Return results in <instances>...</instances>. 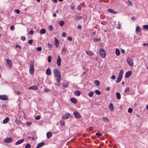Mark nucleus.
I'll return each instance as SVG.
<instances>
[{
  "label": "nucleus",
  "instance_id": "1",
  "mask_svg": "<svg viewBox=\"0 0 148 148\" xmlns=\"http://www.w3.org/2000/svg\"><path fill=\"white\" fill-rule=\"evenodd\" d=\"M53 73L55 74L57 82L58 83H59L61 80L60 72L57 69L55 68L53 69Z\"/></svg>",
  "mask_w": 148,
  "mask_h": 148
},
{
  "label": "nucleus",
  "instance_id": "46",
  "mask_svg": "<svg viewBox=\"0 0 148 148\" xmlns=\"http://www.w3.org/2000/svg\"><path fill=\"white\" fill-rule=\"evenodd\" d=\"M127 4L129 5H132V3H131V1L129 0L128 1V2H127Z\"/></svg>",
  "mask_w": 148,
  "mask_h": 148
},
{
  "label": "nucleus",
  "instance_id": "45",
  "mask_svg": "<svg viewBox=\"0 0 148 148\" xmlns=\"http://www.w3.org/2000/svg\"><path fill=\"white\" fill-rule=\"evenodd\" d=\"M66 47H64L62 49L61 52H64L66 51Z\"/></svg>",
  "mask_w": 148,
  "mask_h": 148
},
{
  "label": "nucleus",
  "instance_id": "58",
  "mask_svg": "<svg viewBox=\"0 0 148 148\" xmlns=\"http://www.w3.org/2000/svg\"><path fill=\"white\" fill-rule=\"evenodd\" d=\"M34 33V31L32 30H30L29 32V34L30 35H32Z\"/></svg>",
  "mask_w": 148,
  "mask_h": 148
},
{
  "label": "nucleus",
  "instance_id": "41",
  "mask_svg": "<svg viewBox=\"0 0 148 148\" xmlns=\"http://www.w3.org/2000/svg\"><path fill=\"white\" fill-rule=\"evenodd\" d=\"M49 30L50 31H52L53 30V27L51 25H50L49 27Z\"/></svg>",
  "mask_w": 148,
  "mask_h": 148
},
{
  "label": "nucleus",
  "instance_id": "27",
  "mask_svg": "<svg viewBox=\"0 0 148 148\" xmlns=\"http://www.w3.org/2000/svg\"><path fill=\"white\" fill-rule=\"evenodd\" d=\"M115 53L117 56H119L120 54V52L119 49L117 48L116 49Z\"/></svg>",
  "mask_w": 148,
  "mask_h": 148
},
{
  "label": "nucleus",
  "instance_id": "16",
  "mask_svg": "<svg viewBox=\"0 0 148 148\" xmlns=\"http://www.w3.org/2000/svg\"><path fill=\"white\" fill-rule=\"evenodd\" d=\"M46 74L48 75H51V71L49 68L47 69L46 71Z\"/></svg>",
  "mask_w": 148,
  "mask_h": 148
},
{
  "label": "nucleus",
  "instance_id": "36",
  "mask_svg": "<svg viewBox=\"0 0 148 148\" xmlns=\"http://www.w3.org/2000/svg\"><path fill=\"white\" fill-rule=\"evenodd\" d=\"M143 28L145 29H148V25H145L143 26Z\"/></svg>",
  "mask_w": 148,
  "mask_h": 148
},
{
  "label": "nucleus",
  "instance_id": "53",
  "mask_svg": "<svg viewBox=\"0 0 148 148\" xmlns=\"http://www.w3.org/2000/svg\"><path fill=\"white\" fill-rule=\"evenodd\" d=\"M62 36L63 37H65L66 36V33L64 32H63L62 34Z\"/></svg>",
  "mask_w": 148,
  "mask_h": 148
},
{
  "label": "nucleus",
  "instance_id": "50",
  "mask_svg": "<svg viewBox=\"0 0 148 148\" xmlns=\"http://www.w3.org/2000/svg\"><path fill=\"white\" fill-rule=\"evenodd\" d=\"M21 40L23 41H25V40L26 38H25L23 36H21Z\"/></svg>",
  "mask_w": 148,
  "mask_h": 148
},
{
  "label": "nucleus",
  "instance_id": "34",
  "mask_svg": "<svg viewBox=\"0 0 148 148\" xmlns=\"http://www.w3.org/2000/svg\"><path fill=\"white\" fill-rule=\"evenodd\" d=\"M52 58L51 56H49L47 58V60L49 62H50L51 61Z\"/></svg>",
  "mask_w": 148,
  "mask_h": 148
},
{
  "label": "nucleus",
  "instance_id": "21",
  "mask_svg": "<svg viewBox=\"0 0 148 148\" xmlns=\"http://www.w3.org/2000/svg\"><path fill=\"white\" fill-rule=\"evenodd\" d=\"M9 119L8 117H6L4 119L3 121V124H6L9 121Z\"/></svg>",
  "mask_w": 148,
  "mask_h": 148
},
{
  "label": "nucleus",
  "instance_id": "8",
  "mask_svg": "<svg viewBox=\"0 0 148 148\" xmlns=\"http://www.w3.org/2000/svg\"><path fill=\"white\" fill-rule=\"evenodd\" d=\"M6 61L9 67L10 68L12 66V61L9 59H8L6 60Z\"/></svg>",
  "mask_w": 148,
  "mask_h": 148
},
{
  "label": "nucleus",
  "instance_id": "56",
  "mask_svg": "<svg viewBox=\"0 0 148 148\" xmlns=\"http://www.w3.org/2000/svg\"><path fill=\"white\" fill-rule=\"evenodd\" d=\"M15 12L17 14H19L20 13V11L18 9H17L15 10Z\"/></svg>",
  "mask_w": 148,
  "mask_h": 148
},
{
  "label": "nucleus",
  "instance_id": "24",
  "mask_svg": "<svg viewBox=\"0 0 148 148\" xmlns=\"http://www.w3.org/2000/svg\"><path fill=\"white\" fill-rule=\"evenodd\" d=\"M108 12L113 14H115L117 13L116 12L114 11L113 10L110 9H109L108 10Z\"/></svg>",
  "mask_w": 148,
  "mask_h": 148
},
{
  "label": "nucleus",
  "instance_id": "29",
  "mask_svg": "<svg viewBox=\"0 0 148 148\" xmlns=\"http://www.w3.org/2000/svg\"><path fill=\"white\" fill-rule=\"evenodd\" d=\"M122 77L119 76L118 77V78H117L116 80V83H118L119 82L121 81V80L122 78Z\"/></svg>",
  "mask_w": 148,
  "mask_h": 148
},
{
  "label": "nucleus",
  "instance_id": "61",
  "mask_svg": "<svg viewBox=\"0 0 148 148\" xmlns=\"http://www.w3.org/2000/svg\"><path fill=\"white\" fill-rule=\"evenodd\" d=\"M77 9L79 10H81V7L79 5H78L77 7Z\"/></svg>",
  "mask_w": 148,
  "mask_h": 148
},
{
  "label": "nucleus",
  "instance_id": "15",
  "mask_svg": "<svg viewBox=\"0 0 148 148\" xmlns=\"http://www.w3.org/2000/svg\"><path fill=\"white\" fill-rule=\"evenodd\" d=\"M24 141V139H21L20 140H18L15 143L16 145H17L19 144H21L22 143L23 141Z\"/></svg>",
  "mask_w": 148,
  "mask_h": 148
},
{
  "label": "nucleus",
  "instance_id": "10",
  "mask_svg": "<svg viewBox=\"0 0 148 148\" xmlns=\"http://www.w3.org/2000/svg\"><path fill=\"white\" fill-rule=\"evenodd\" d=\"M70 115V114L67 113L65 114L64 116H62V118L64 119H68Z\"/></svg>",
  "mask_w": 148,
  "mask_h": 148
},
{
  "label": "nucleus",
  "instance_id": "28",
  "mask_svg": "<svg viewBox=\"0 0 148 148\" xmlns=\"http://www.w3.org/2000/svg\"><path fill=\"white\" fill-rule=\"evenodd\" d=\"M86 53L89 56H91L93 55V53L90 51H86Z\"/></svg>",
  "mask_w": 148,
  "mask_h": 148
},
{
  "label": "nucleus",
  "instance_id": "40",
  "mask_svg": "<svg viewBox=\"0 0 148 148\" xmlns=\"http://www.w3.org/2000/svg\"><path fill=\"white\" fill-rule=\"evenodd\" d=\"M36 49L37 51H42V48L41 47H38Z\"/></svg>",
  "mask_w": 148,
  "mask_h": 148
},
{
  "label": "nucleus",
  "instance_id": "7",
  "mask_svg": "<svg viewBox=\"0 0 148 148\" xmlns=\"http://www.w3.org/2000/svg\"><path fill=\"white\" fill-rule=\"evenodd\" d=\"M13 139L11 137H8L5 138L4 140V141L7 143H10L13 141Z\"/></svg>",
  "mask_w": 148,
  "mask_h": 148
},
{
  "label": "nucleus",
  "instance_id": "3",
  "mask_svg": "<svg viewBox=\"0 0 148 148\" xmlns=\"http://www.w3.org/2000/svg\"><path fill=\"white\" fill-rule=\"evenodd\" d=\"M34 63L33 61H31L30 63V68L29 69V71L30 73H33L34 71Z\"/></svg>",
  "mask_w": 148,
  "mask_h": 148
},
{
  "label": "nucleus",
  "instance_id": "59",
  "mask_svg": "<svg viewBox=\"0 0 148 148\" xmlns=\"http://www.w3.org/2000/svg\"><path fill=\"white\" fill-rule=\"evenodd\" d=\"M15 47L16 48H19L20 49H21V46L18 45H15Z\"/></svg>",
  "mask_w": 148,
  "mask_h": 148
},
{
  "label": "nucleus",
  "instance_id": "43",
  "mask_svg": "<svg viewBox=\"0 0 148 148\" xmlns=\"http://www.w3.org/2000/svg\"><path fill=\"white\" fill-rule=\"evenodd\" d=\"M71 8L72 9H73L75 8V5L73 4H72L70 5Z\"/></svg>",
  "mask_w": 148,
  "mask_h": 148
},
{
  "label": "nucleus",
  "instance_id": "47",
  "mask_svg": "<svg viewBox=\"0 0 148 148\" xmlns=\"http://www.w3.org/2000/svg\"><path fill=\"white\" fill-rule=\"evenodd\" d=\"M32 124V123L30 122H28V121H27L26 122V125L28 126L30 125H31Z\"/></svg>",
  "mask_w": 148,
  "mask_h": 148
},
{
  "label": "nucleus",
  "instance_id": "4",
  "mask_svg": "<svg viewBox=\"0 0 148 148\" xmlns=\"http://www.w3.org/2000/svg\"><path fill=\"white\" fill-rule=\"evenodd\" d=\"M127 61L128 64L130 66H132L133 65V62L132 59L129 58H127Z\"/></svg>",
  "mask_w": 148,
  "mask_h": 148
},
{
  "label": "nucleus",
  "instance_id": "60",
  "mask_svg": "<svg viewBox=\"0 0 148 148\" xmlns=\"http://www.w3.org/2000/svg\"><path fill=\"white\" fill-rule=\"evenodd\" d=\"M67 39L68 40H69L70 41H71L72 40V37H69L68 38H67Z\"/></svg>",
  "mask_w": 148,
  "mask_h": 148
},
{
  "label": "nucleus",
  "instance_id": "52",
  "mask_svg": "<svg viewBox=\"0 0 148 148\" xmlns=\"http://www.w3.org/2000/svg\"><path fill=\"white\" fill-rule=\"evenodd\" d=\"M60 123L61 125H65V123L63 121H60Z\"/></svg>",
  "mask_w": 148,
  "mask_h": 148
},
{
  "label": "nucleus",
  "instance_id": "31",
  "mask_svg": "<svg viewBox=\"0 0 148 148\" xmlns=\"http://www.w3.org/2000/svg\"><path fill=\"white\" fill-rule=\"evenodd\" d=\"M64 23V21H60L59 23L61 27H62Z\"/></svg>",
  "mask_w": 148,
  "mask_h": 148
},
{
  "label": "nucleus",
  "instance_id": "63",
  "mask_svg": "<svg viewBox=\"0 0 148 148\" xmlns=\"http://www.w3.org/2000/svg\"><path fill=\"white\" fill-rule=\"evenodd\" d=\"M78 29H81L82 28V26L81 25H79L77 27Z\"/></svg>",
  "mask_w": 148,
  "mask_h": 148
},
{
  "label": "nucleus",
  "instance_id": "30",
  "mask_svg": "<svg viewBox=\"0 0 148 148\" xmlns=\"http://www.w3.org/2000/svg\"><path fill=\"white\" fill-rule=\"evenodd\" d=\"M103 121L105 122H108L109 121L108 119L106 117H103L102 118Z\"/></svg>",
  "mask_w": 148,
  "mask_h": 148
},
{
  "label": "nucleus",
  "instance_id": "35",
  "mask_svg": "<svg viewBox=\"0 0 148 148\" xmlns=\"http://www.w3.org/2000/svg\"><path fill=\"white\" fill-rule=\"evenodd\" d=\"M94 92L92 91H91L89 92L88 93V95L90 97H92L93 95Z\"/></svg>",
  "mask_w": 148,
  "mask_h": 148
},
{
  "label": "nucleus",
  "instance_id": "18",
  "mask_svg": "<svg viewBox=\"0 0 148 148\" xmlns=\"http://www.w3.org/2000/svg\"><path fill=\"white\" fill-rule=\"evenodd\" d=\"M136 31L137 34L140 33L141 30L139 26H137L136 27Z\"/></svg>",
  "mask_w": 148,
  "mask_h": 148
},
{
  "label": "nucleus",
  "instance_id": "55",
  "mask_svg": "<svg viewBox=\"0 0 148 148\" xmlns=\"http://www.w3.org/2000/svg\"><path fill=\"white\" fill-rule=\"evenodd\" d=\"M111 79L113 80H115L116 79L115 76L114 75H112L111 78Z\"/></svg>",
  "mask_w": 148,
  "mask_h": 148
},
{
  "label": "nucleus",
  "instance_id": "2",
  "mask_svg": "<svg viewBox=\"0 0 148 148\" xmlns=\"http://www.w3.org/2000/svg\"><path fill=\"white\" fill-rule=\"evenodd\" d=\"M99 54L100 56L104 58L106 56V53L105 50L103 48H100L99 51Z\"/></svg>",
  "mask_w": 148,
  "mask_h": 148
},
{
  "label": "nucleus",
  "instance_id": "51",
  "mask_svg": "<svg viewBox=\"0 0 148 148\" xmlns=\"http://www.w3.org/2000/svg\"><path fill=\"white\" fill-rule=\"evenodd\" d=\"M93 41L95 42H97L100 40V39H98L97 38H95L93 40Z\"/></svg>",
  "mask_w": 148,
  "mask_h": 148
},
{
  "label": "nucleus",
  "instance_id": "17",
  "mask_svg": "<svg viewBox=\"0 0 148 148\" xmlns=\"http://www.w3.org/2000/svg\"><path fill=\"white\" fill-rule=\"evenodd\" d=\"M29 89L31 90H36L38 89V87L36 86H33L29 87Z\"/></svg>",
  "mask_w": 148,
  "mask_h": 148
},
{
  "label": "nucleus",
  "instance_id": "48",
  "mask_svg": "<svg viewBox=\"0 0 148 148\" xmlns=\"http://www.w3.org/2000/svg\"><path fill=\"white\" fill-rule=\"evenodd\" d=\"M47 45L49 46V49H51L52 48V45L49 43H48Z\"/></svg>",
  "mask_w": 148,
  "mask_h": 148
},
{
  "label": "nucleus",
  "instance_id": "26",
  "mask_svg": "<svg viewBox=\"0 0 148 148\" xmlns=\"http://www.w3.org/2000/svg\"><path fill=\"white\" fill-rule=\"evenodd\" d=\"M123 74V71L122 69H121L119 73L118 76L122 77Z\"/></svg>",
  "mask_w": 148,
  "mask_h": 148
},
{
  "label": "nucleus",
  "instance_id": "6",
  "mask_svg": "<svg viewBox=\"0 0 148 148\" xmlns=\"http://www.w3.org/2000/svg\"><path fill=\"white\" fill-rule=\"evenodd\" d=\"M73 114L76 118L80 119L81 117V115L77 111L74 112H73Z\"/></svg>",
  "mask_w": 148,
  "mask_h": 148
},
{
  "label": "nucleus",
  "instance_id": "13",
  "mask_svg": "<svg viewBox=\"0 0 148 148\" xmlns=\"http://www.w3.org/2000/svg\"><path fill=\"white\" fill-rule=\"evenodd\" d=\"M71 101L74 104H76L77 103V99L74 98H72L70 99Z\"/></svg>",
  "mask_w": 148,
  "mask_h": 148
},
{
  "label": "nucleus",
  "instance_id": "38",
  "mask_svg": "<svg viewBox=\"0 0 148 148\" xmlns=\"http://www.w3.org/2000/svg\"><path fill=\"white\" fill-rule=\"evenodd\" d=\"M95 134L98 137H100L102 135V134L99 132L96 133Z\"/></svg>",
  "mask_w": 148,
  "mask_h": 148
},
{
  "label": "nucleus",
  "instance_id": "42",
  "mask_svg": "<svg viewBox=\"0 0 148 148\" xmlns=\"http://www.w3.org/2000/svg\"><path fill=\"white\" fill-rule=\"evenodd\" d=\"M128 112L129 113H130L132 112V109L131 108H129L127 110Z\"/></svg>",
  "mask_w": 148,
  "mask_h": 148
},
{
  "label": "nucleus",
  "instance_id": "11",
  "mask_svg": "<svg viewBox=\"0 0 148 148\" xmlns=\"http://www.w3.org/2000/svg\"><path fill=\"white\" fill-rule=\"evenodd\" d=\"M132 74V72L131 71H129L125 73V77L126 78L128 77Z\"/></svg>",
  "mask_w": 148,
  "mask_h": 148
},
{
  "label": "nucleus",
  "instance_id": "37",
  "mask_svg": "<svg viewBox=\"0 0 148 148\" xmlns=\"http://www.w3.org/2000/svg\"><path fill=\"white\" fill-rule=\"evenodd\" d=\"M130 90V89L129 88H125L124 90L125 92V93H127L128 92H129Z\"/></svg>",
  "mask_w": 148,
  "mask_h": 148
},
{
  "label": "nucleus",
  "instance_id": "49",
  "mask_svg": "<svg viewBox=\"0 0 148 148\" xmlns=\"http://www.w3.org/2000/svg\"><path fill=\"white\" fill-rule=\"evenodd\" d=\"M33 42V40L32 39L28 41V42L29 44H32Z\"/></svg>",
  "mask_w": 148,
  "mask_h": 148
},
{
  "label": "nucleus",
  "instance_id": "39",
  "mask_svg": "<svg viewBox=\"0 0 148 148\" xmlns=\"http://www.w3.org/2000/svg\"><path fill=\"white\" fill-rule=\"evenodd\" d=\"M31 146V145L30 144H27L25 145V148H30Z\"/></svg>",
  "mask_w": 148,
  "mask_h": 148
},
{
  "label": "nucleus",
  "instance_id": "25",
  "mask_svg": "<svg viewBox=\"0 0 148 148\" xmlns=\"http://www.w3.org/2000/svg\"><path fill=\"white\" fill-rule=\"evenodd\" d=\"M116 98L118 99H121V95L120 94L119 92H117L116 93Z\"/></svg>",
  "mask_w": 148,
  "mask_h": 148
},
{
  "label": "nucleus",
  "instance_id": "44",
  "mask_svg": "<svg viewBox=\"0 0 148 148\" xmlns=\"http://www.w3.org/2000/svg\"><path fill=\"white\" fill-rule=\"evenodd\" d=\"M40 118V115H38L36 116L35 119L36 120H38Z\"/></svg>",
  "mask_w": 148,
  "mask_h": 148
},
{
  "label": "nucleus",
  "instance_id": "33",
  "mask_svg": "<svg viewBox=\"0 0 148 148\" xmlns=\"http://www.w3.org/2000/svg\"><path fill=\"white\" fill-rule=\"evenodd\" d=\"M95 93L98 95H100L101 94L100 91L98 90H95Z\"/></svg>",
  "mask_w": 148,
  "mask_h": 148
},
{
  "label": "nucleus",
  "instance_id": "5",
  "mask_svg": "<svg viewBox=\"0 0 148 148\" xmlns=\"http://www.w3.org/2000/svg\"><path fill=\"white\" fill-rule=\"evenodd\" d=\"M0 99L2 100L6 101L8 100V97L5 95H0Z\"/></svg>",
  "mask_w": 148,
  "mask_h": 148
},
{
  "label": "nucleus",
  "instance_id": "19",
  "mask_svg": "<svg viewBox=\"0 0 148 148\" xmlns=\"http://www.w3.org/2000/svg\"><path fill=\"white\" fill-rule=\"evenodd\" d=\"M109 108L110 111H112L114 110V108L112 103H110L109 106Z\"/></svg>",
  "mask_w": 148,
  "mask_h": 148
},
{
  "label": "nucleus",
  "instance_id": "64",
  "mask_svg": "<svg viewBox=\"0 0 148 148\" xmlns=\"http://www.w3.org/2000/svg\"><path fill=\"white\" fill-rule=\"evenodd\" d=\"M15 92L16 93H17V94L18 95V94H21V92L20 91H15Z\"/></svg>",
  "mask_w": 148,
  "mask_h": 148
},
{
  "label": "nucleus",
  "instance_id": "54",
  "mask_svg": "<svg viewBox=\"0 0 148 148\" xmlns=\"http://www.w3.org/2000/svg\"><path fill=\"white\" fill-rule=\"evenodd\" d=\"M14 27H15L14 25H12L10 27V28L11 30H13L14 29Z\"/></svg>",
  "mask_w": 148,
  "mask_h": 148
},
{
  "label": "nucleus",
  "instance_id": "20",
  "mask_svg": "<svg viewBox=\"0 0 148 148\" xmlns=\"http://www.w3.org/2000/svg\"><path fill=\"white\" fill-rule=\"evenodd\" d=\"M74 94L75 95L78 96L80 95L81 92L77 90L74 92Z\"/></svg>",
  "mask_w": 148,
  "mask_h": 148
},
{
  "label": "nucleus",
  "instance_id": "62",
  "mask_svg": "<svg viewBox=\"0 0 148 148\" xmlns=\"http://www.w3.org/2000/svg\"><path fill=\"white\" fill-rule=\"evenodd\" d=\"M15 123L17 124H18L20 123L19 121L18 120H15Z\"/></svg>",
  "mask_w": 148,
  "mask_h": 148
},
{
  "label": "nucleus",
  "instance_id": "12",
  "mask_svg": "<svg viewBox=\"0 0 148 148\" xmlns=\"http://www.w3.org/2000/svg\"><path fill=\"white\" fill-rule=\"evenodd\" d=\"M54 39L56 46L57 47H58L59 45V40L58 39H56L55 37H54Z\"/></svg>",
  "mask_w": 148,
  "mask_h": 148
},
{
  "label": "nucleus",
  "instance_id": "9",
  "mask_svg": "<svg viewBox=\"0 0 148 148\" xmlns=\"http://www.w3.org/2000/svg\"><path fill=\"white\" fill-rule=\"evenodd\" d=\"M57 64L58 66H60L61 64V59L59 56H58L57 60Z\"/></svg>",
  "mask_w": 148,
  "mask_h": 148
},
{
  "label": "nucleus",
  "instance_id": "22",
  "mask_svg": "<svg viewBox=\"0 0 148 148\" xmlns=\"http://www.w3.org/2000/svg\"><path fill=\"white\" fill-rule=\"evenodd\" d=\"M52 135V133L51 132H48L47 133V137L48 138H50Z\"/></svg>",
  "mask_w": 148,
  "mask_h": 148
},
{
  "label": "nucleus",
  "instance_id": "23",
  "mask_svg": "<svg viewBox=\"0 0 148 148\" xmlns=\"http://www.w3.org/2000/svg\"><path fill=\"white\" fill-rule=\"evenodd\" d=\"M46 31L45 29L44 28H43L41 29L40 30V33L41 34H44L46 33Z\"/></svg>",
  "mask_w": 148,
  "mask_h": 148
},
{
  "label": "nucleus",
  "instance_id": "14",
  "mask_svg": "<svg viewBox=\"0 0 148 148\" xmlns=\"http://www.w3.org/2000/svg\"><path fill=\"white\" fill-rule=\"evenodd\" d=\"M45 145V143L44 142H42L39 143L37 145L36 148H40L43 146Z\"/></svg>",
  "mask_w": 148,
  "mask_h": 148
},
{
  "label": "nucleus",
  "instance_id": "57",
  "mask_svg": "<svg viewBox=\"0 0 148 148\" xmlns=\"http://www.w3.org/2000/svg\"><path fill=\"white\" fill-rule=\"evenodd\" d=\"M49 90H50L49 89L47 88L44 89V91L45 92H47L48 91H49Z\"/></svg>",
  "mask_w": 148,
  "mask_h": 148
},
{
  "label": "nucleus",
  "instance_id": "32",
  "mask_svg": "<svg viewBox=\"0 0 148 148\" xmlns=\"http://www.w3.org/2000/svg\"><path fill=\"white\" fill-rule=\"evenodd\" d=\"M94 84L97 86H98L100 84V82L98 80H96L94 82Z\"/></svg>",
  "mask_w": 148,
  "mask_h": 148
}]
</instances>
